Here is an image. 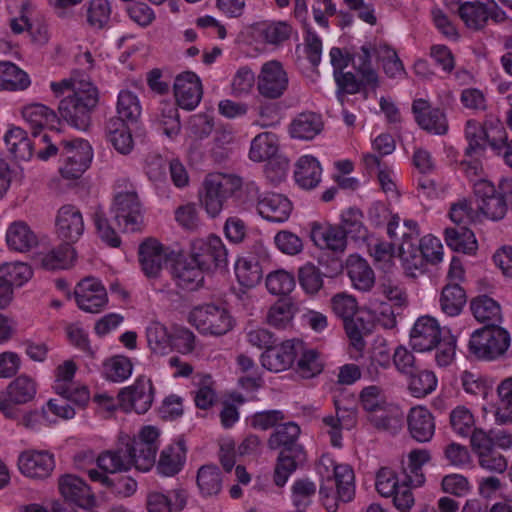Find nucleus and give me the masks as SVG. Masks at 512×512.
Segmentation results:
<instances>
[{"label":"nucleus","mask_w":512,"mask_h":512,"mask_svg":"<svg viewBox=\"0 0 512 512\" xmlns=\"http://www.w3.org/2000/svg\"><path fill=\"white\" fill-rule=\"evenodd\" d=\"M59 491L63 498L81 508H89L95 502L90 487L80 477L66 474L59 478Z\"/></svg>","instance_id":"nucleus-24"},{"label":"nucleus","mask_w":512,"mask_h":512,"mask_svg":"<svg viewBox=\"0 0 512 512\" xmlns=\"http://www.w3.org/2000/svg\"><path fill=\"white\" fill-rule=\"evenodd\" d=\"M185 447L182 441L166 447L160 454L157 471L163 476H174L183 465Z\"/></svg>","instance_id":"nucleus-46"},{"label":"nucleus","mask_w":512,"mask_h":512,"mask_svg":"<svg viewBox=\"0 0 512 512\" xmlns=\"http://www.w3.org/2000/svg\"><path fill=\"white\" fill-rule=\"evenodd\" d=\"M470 309L477 321L486 322L487 325H499L502 320L499 303L487 295L473 298L470 302Z\"/></svg>","instance_id":"nucleus-42"},{"label":"nucleus","mask_w":512,"mask_h":512,"mask_svg":"<svg viewBox=\"0 0 512 512\" xmlns=\"http://www.w3.org/2000/svg\"><path fill=\"white\" fill-rule=\"evenodd\" d=\"M28 74L10 61H0V90L23 91L30 86Z\"/></svg>","instance_id":"nucleus-41"},{"label":"nucleus","mask_w":512,"mask_h":512,"mask_svg":"<svg viewBox=\"0 0 512 512\" xmlns=\"http://www.w3.org/2000/svg\"><path fill=\"white\" fill-rule=\"evenodd\" d=\"M4 141L9 152L20 160H29L33 155L34 146H36V139L31 141L27 132L20 127L8 130L4 136Z\"/></svg>","instance_id":"nucleus-43"},{"label":"nucleus","mask_w":512,"mask_h":512,"mask_svg":"<svg viewBox=\"0 0 512 512\" xmlns=\"http://www.w3.org/2000/svg\"><path fill=\"white\" fill-rule=\"evenodd\" d=\"M258 32L267 43L279 45L290 38L292 27L284 21L264 22L258 24Z\"/></svg>","instance_id":"nucleus-61"},{"label":"nucleus","mask_w":512,"mask_h":512,"mask_svg":"<svg viewBox=\"0 0 512 512\" xmlns=\"http://www.w3.org/2000/svg\"><path fill=\"white\" fill-rule=\"evenodd\" d=\"M278 151V142L275 134L260 133L254 137L249 150V158L254 162H263L272 159Z\"/></svg>","instance_id":"nucleus-49"},{"label":"nucleus","mask_w":512,"mask_h":512,"mask_svg":"<svg viewBox=\"0 0 512 512\" xmlns=\"http://www.w3.org/2000/svg\"><path fill=\"white\" fill-rule=\"evenodd\" d=\"M18 468L25 477L34 480L49 478L55 469L54 455L47 450H25L18 456Z\"/></svg>","instance_id":"nucleus-14"},{"label":"nucleus","mask_w":512,"mask_h":512,"mask_svg":"<svg viewBox=\"0 0 512 512\" xmlns=\"http://www.w3.org/2000/svg\"><path fill=\"white\" fill-rule=\"evenodd\" d=\"M445 242L454 251L472 253L477 249L474 233L467 226H456L445 229Z\"/></svg>","instance_id":"nucleus-48"},{"label":"nucleus","mask_w":512,"mask_h":512,"mask_svg":"<svg viewBox=\"0 0 512 512\" xmlns=\"http://www.w3.org/2000/svg\"><path fill=\"white\" fill-rule=\"evenodd\" d=\"M466 302V292L459 283H447L442 288L439 305L441 311L447 316H458L465 307Z\"/></svg>","instance_id":"nucleus-39"},{"label":"nucleus","mask_w":512,"mask_h":512,"mask_svg":"<svg viewBox=\"0 0 512 512\" xmlns=\"http://www.w3.org/2000/svg\"><path fill=\"white\" fill-rule=\"evenodd\" d=\"M458 14L469 29L478 31L483 29L489 20V7L480 1H468L458 7Z\"/></svg>","instance_id":"nucleus-44"},{"label":"nucleus","mask_w":512,"mask_h":512,"mask_svg":"<svg viewBox=\"0 0 512 512\" xmlns=\"http://www.w3.org/2000/svg\"><path fill=\"white\" fill-rule=\"evenodd\" d=\"M510 343L506 329L499 325H486L471 334L468 352L477 360L495 361L505 356Z\"/></svg>","instance_id":"nucleus-5"},{"label":"nucleus","mask_w":512,"mask_h":512,"mask_svg":"<svg viewBox=\"0 0 512 512\" xmlns=\"http://www.w3.org/2000/svg\"><path fill=\"white\" fill-rule=\"evenodd\" d=\"M293 210L291 201L284 195L278 193H267L258 203L259 215L274 223L286 222Z\"/></svg>","instance_id":"nucleus-28"},{"label":"nucleus","mask_w":512,"mask_h":512,"mask_svg":"<svg viewBox=\"0 0 512 512\" xmlns=\"http://www.w3.org/2000/svg\"><path fill=\"white\" fill-rule=\"evenodd\" d=\"M347 274L353 287L360 291H369L374 285V271L365 259L357 255L348 258Z\"/></svg>","instance_id":"nucleus-37"},{"label":"nucleus","mask_w":512,"mask_h":512,"mask_svg":"<svg viewBox=\"0 0 512 512\" xmlns=\"http://www.w3.org/2000/svg\"><path fill=\"white\" fill-rule=\"evenodd\" d=\"M203 272L204 270L199 265H195L189 257V259L176 261L172 267L171 276L180 289L194 291L203 285Z\"/></svg>","instance_id":"nucleus-30"},{"label":"nucleus","mask_w":512,"mask_h":512,"mask_svg":"<svg viewBox=\"0 0 512 512\" xmlns=\"http://www.w3.org/2000/svg\"><path fill=\"white\" fill-rule=\"evenodd\" d=\"M441 339V329L436 319L430 316L418 318L411 333L410 341L414 350L419 352L434 349Z\"/></svg>","instance_id":"nucleus-22"},{"label":"nucleus","mask_w":512,"mask_h":512,"mask_svg":"<svg viewBox=\"0 0 512 512\" xmlns=\"http://www.w3.org/2000/svg\"><path fill=\"white\" fill-rule=\"evenodd\" d=\"M97 466L104 472L111 474L127 471L134 466L133 457L125 445L115 450H108L96 458Z\"/></svg>","instance_id":"nucleus-38"},{"label":"nucleus","mask_w":512,"mask_h":512,"mask_svg":"<svg viewBox=\"0 0 512 512\" xmlns=\"http://www.w3.org/2000/svg\"><path fill=\"white\" fill-rule=\"evenodd\" d=\"M159 432L153 426H145L137 437L129 439L125 444L133 457L136 469L146 472L155 464L156 454L159 448Z\"/></svg>","instance_id":"nucleus-10"},{"label":"nucleus","mask_w":512,"mask_h":512,"mask_svg":"<svg viewBox=\"0 0 512 512\" xmlns=\"http://www.w3.org/2000/svg\"><path fill=\"white\" fill-rule=\"evenodd\" d=\"M61 146V156L64 158L60 167L62 177L78 179L87 170L93 158L89 142L83 139L61 140Z\"/></svg>","instance_id":"nucleus-9"},{"label":"nucleus","mask_w":512,"mask_h":512,"mask_svg":"<svg viewBox=\"0 0 512 512\" xmlns=\"http://www.w3.org/2000/svg\"><path fill=\"white\" fill-rule=\"evenodd\" d=\"M75 300L78 307L84 312L100 313L108 303L105 287L95 278H85L75 289Z\"/></svg>","instance_id":"nucleus-16"},{"label":"nucleus","mask_w":512,"mask_h":512,"mask_svg":"<svg viewBox=\"0 0 512 512\" xmlns=\"http://www.w3.org/2000/svg\"><path fill=\"white\" fill-rule=\"evenodd\" d=\"M158 121L161 129L169 138L178 135L181 129L179 113L176 104L162 102L159 107Z\"/></svg>","instance_id":"nucleus-60"},{"label":"nucleus","mask_w":512,"mask_h":512,"mask_svg":"<svg viewBox=\"0 0 512 512\" xmlns=\"http://www.w3.org/2000/svg\"><path fill=\"white\" fill-rule=\"evenodd\" d=\"M74 259L75 250L72 244L64 242L43 256L42 266L47 270L67 269Z\"/></svg>","instance_id":"nucleus-53"},{"label":"nucleus","mask_w":512,"mask_h":512,"mask_svg":"<svg viewBox=\"0 0 512 512\" xmlns=\"http://www.w3.org/2000/svg\"><path fill=\"white\" fill-rule=\"evenodd\" d=\"M409 377V390L414 397H425L436 389L437 378L432 371L417 368Z\"/></svg>","instance_id":"nucleus-56"},{"label":"nucleus","mask_w":512,"mask_h":512,"mask_svg":"<svg viewBox=\"0 0 512 512\" xmlns=\"http://www.w3.org/2000/svg\"><path fill=\"white\" fill-rule=\"evenodd\" d=\"M174 95L179 107L188 111L195 109L203 95L199 77L190 71L178 75L174 81Z\"/></svg>","instance_id":"nucleus-20"},{"label":"nucleus","mask_w":512,"mask_h":512,"mask_svg":"<svg viewBox=\"0 0 512 512\" xmlns=\"http://www.w3.org/2000/svg\"><path fill=\"white\" fill-rule=\"evenodd\" d=\"M138 260L144 275L156 279L168 262V254L159 241L148 238L139 245Z\"/></svg>","instance_id":"nucleus-18"},{"label":"nucleus","mask_w":512,"mask_h":512,"mask_svg":"<svg viewBox=\"0 0 512 512\" xmlns=\"http://www.w3.org/2000/svg\"><path fill=\"white\" fill-rule=\"evenodd\" d=\"M296 310L291 298H280L269 308L267 323L274 328L284 329L291 324Z\"/></svg>","instance_id":"nucleus-50"},{"label":"nucleus","mask_w":512,"mask_h":512,"mask_svg":"<svg viewBox=\"0 0 512 512\" xmlns=\"http://www.w3.org/2000/svg\"><path fill=\"white\" fill-rule=\"evenodd\" d=\"M465 139L468 143L464 149V156H484L487 145L491 147V142L497 138L490 135L487 124L482 125L480 122L470 119L465 125Z\"/></svg>","instance_id":"nucleus-31"},{"label":"nucleus","mask_w":512,"mask_h":512,"mask_svg":"<svg viewBox=\"0 0 512 512\" xmlns=\"http://www.w3.org/2000/svg\"><path fill=\"white\" fill-rule=\"evenodd\" d=\"M303 453L296 451L282 450L278 456L274 470V483L278 487H283L290 475L297 469V461L301 459Z\"/></svg>","instance_id":"nucleus-55"},{"label":"nucleus","mask_w":512,"mask_h":512,"mask_svg":"<svg viewBox=\"0 0 512 512\" xmlns=\"http://www.w3.org/2000/svg\"><path fill=\"white\" fill-rule=\"evenodd\" d=\"M196 483L202 497L217 496L222 490V472L214 464L203 465L198 469Z\"/></svg>","instance_id":"nucleus-40"},{"label":"nucleus","mask_w":512,"mask_h":512,"mask_svg":"<svg viewBox=\"0 0 512 512\" xmlns=\"http://www.w3.org/2000/svg\"><path fill=\"white\" fill-rule=\"evenodd\" d=\"M471 446L481 468L495 473H503L507 469V459L493 446L486 431H476L471 437Z\"/></svg>","instance_id":"nucleus-15"},{"label":"nucleus","mask_w":512,"mask_h":512,"mask_svg":"<svg viewBox=\"0 0 512 512\" xmlns=\"http://www.w3.org/2000/svg\"><path fill=\"white\" fill-rule=\"evenodd\" d=\"M289 78L281 62H265L257 77V89L266 99H278L288 89Z\"/></svg>","instance_id":"nucleus-12"},{"label":"nucleus","mask_w":512,"mask_h":512,"mask_svg":"<svg viewBox=\"0 0 512 512\" xmlns=\"http://www.w3.org/2000/svg\"><path fill=\"white\" fill-rule=\"evenodd\" d=\"M6 243L10 250L25 253L38 245V237L25 221L17 220L7 228Z\"/></svg>","instance_id":"nucleus-32"},{"label":"nucleus","mask_w":512,"mask_h":512,"mask_svg":"<svg viewBox=\"0 0 512 512\" xmlns=\"http://www.w3.org/2000/svg\"><path fill=\"white\" fill-rule=\"evenodd\" d=\"M310 238L320 249L331 250L336 254L344 253L347 248V239L343 229L338 225L312 222L310 224Z\"/></svg>","instance_id":"nucleus-21"},{"label":"nucleus","mask_w":512,"mask_h":512,"mask_svg":"<svg viewBox=\"0 0 512 512\" xmlns=\"http://www.w3.org/2000/svg\"><path fill=\"white\" fill-rule=\"evenodd\" d=\"M22 116L29 124L32 136L38 138L44 129L57 130L60 118L57 113L43 104H31L22 110Z\"/></svg>","instance_id":"nucleus-26"},{"label":"nucleus","mask_w":512,"mask_h":512,"mask_svg":"<svg viewBox=\"0 0 512 512\" xmlns=\"http://www.w3.org/2000/svg\"><path fill=\"white\" fill-rule=\"evenodd\" d=\"M336 415L323 417L322 422L328 428L330 442L333 447H342V429L354 427L357 420V412L354 408L341 407L339 400H334Z\"/></svg>","instance_id":"nucleus-25"},{"label":"nucleus","mask_w":512,"mask_h":512,"mask_svg":"<svg viewBox=\"0 0 512 512\" xmlns=\"http://www.w3.org/2000/svg\"><path fill=\"white\" fill-rule=\"evenodd\" d=\"M105 137L107 141L120 154H129L133 147L134 141L131 131L127 124L120 118L111 117L105 123Z\"/></svg>","instance_id":"nucleus-33"},{"label":"nucleus","mask_w":512,"mask_h":512,"mask_svg":"<svg viewBox=\"0 0 512 512\" xmlns=\"http://www.w3.org/2000/svg\"><path fill=\"white\" fill-rule=\"evenodd\" d=\"M323 128L321 117L313 112L299 114L290 125V135L300 140H311Z\"/></svg>","instance_id":"nucleus-45"},{"label":"nucleus","mask_w":512,"mask_h":512,"mask_svg":"<svg viewBox=\"0 0 512 512\" xmlns=\"http://www.w3.org/2000/svg\"><path fill=\"white\" fill-rule=\"evenodd\" d=\"M235 274L241 286L252 288L260 283L263 271L255 258H243L237 261Z\"/></svg>","instance_id":"nucleus-51"},{"label":"nucleus","mask_w":512,"mask_h":512,"mask_svg":"<svg viewBox=\"0 0 512 512\" xmlns=\"http://www.w3.org/2000/svg\"><path fill=\"white\" fill-rule=\"evenodd\" d=\"M322 168L319 161L311 156L304 155L295 164L294 179L299 187L311 190L321 181Z\"/></svg>","instance_id":"nucleus-35"},{"label":"nucleus","mask_w":512,"mask_h":512,"mask_svg":"<svg viewBox=\"0 0 512 512\" xmlns=\"http://www.w3.org/2000/svg\"><path fill=\"white\" fill-rule=\"evenodd\" d=\"M407 424L411 437L417 442H429L434 436L435 419L426 407L411 408L407 416Z\"/></svg>","instance_id":"nucleus-29"},{"label":"nucleus","mask_w":512,"mask_h":512,"mask_svg":"<svg viewBox=\"0 0 512 512\" xmlns=\"http://www.w3.org/2000/svg\"><path fill=\"white\" fill-rule=\"evenodd\" d=\"M378 46H374L371 43L364 44L360 47L359 52L354 55L353 67L360 77H362L363 83L375 90L379 87V76L372 65V55L376 54Z\"/></svg>","instance_id":"nucleus-34"},{"label":"nucleus","mask_w":512,"mask_h":512,"mask_svg":"<svg viewBox=\"0 0 512 512\" xmlns=\"http://www.w3.org/2000/svg\"><path fill=\"white\" fill-rule=\"evenodd\" d=\"M412 111L418 125L429 133L444 135L448 131L446 116L439 108H432L424 99L413 101Z\"/></svg>","instance_id":"nucleus-23"},{"label":"nucleus","mask_w":512,"mask_h":512,"mask_svg":"<svg viewBox=\"0 0 512 512\" xmlns=\"http://www.w3.org/2000/svg\"><path fill=\"white\" fill-rule=\"evenodd\" d=\"M133 370V364L127 356L115 355L103 362V374L112 382H123L128 379Z\"/></svg>","instance_id":"nucleus-54"},{"label":"nucleus","mask_w":512,"mask_h":512,"mask_svg":"<svg viewBox=\"0 0 512 512\" xmlns=\"http://www.w3.org/2000/svg\"><path fill=\"white\" fill-rule=\"evenodd\" d=\"M189 256L204 271L225 268L228 264V251L221 238L216 235L194 240Z\"/></svg>","instance_id":"nucleus-8"},{"label":"nucleus","mask_w":512,"mask_h":512,"mask_svg":"<svg viewBox=\"0 0 512 512\" xmlns=\"http://www.w3.org/2000/svg\"><path fill=\"white\" fill-rule=\"evenodd\" d=\"M363 218L362 211L356 207H349L341 213V222L338 226L343 229L346 239L348 237L355 241L367 239L368 230L363 223Z\"/></svg>","instance_id":"nucleus-47"},{"label":"nucleus","mask_w":512,"mask_h":512,"mask_svg":"<svg viewBox=\"0 0 512 512\" xmlns=\"http://www.w3.org/2000/svg\"><path fill=\"white\" fill-rule=\"evenodd\" d=\"M300 427L295 422H286L276 427L268 439V446L272 450L283 447V450L303 453L302 446L296 443L300 435Z\"/></svg>","instance_id":"nucleus-36"},{"label":"nucleus","mask_w":512,"mask_h":512,"mask_svg":"<svg viewBox=\"0 0 512 512\" xmlns=\"http://www.w3.org/2000/svg\"><path fill=\"white\" fill-rule=\"evenodd\" d=\"M190 323L203 335L222 336L234 327V319L224 307L206 304L189 314Z\"/></svg>","instance_id":"nucleus-6"},{"label":"nucleus","mask_w":512,"mask_h":512,"mask_svg":"<svg viewBox=\"0 0 512 512\" xmlns=\"http://www.w3.org/2000/svg\"><path fill=\"white\" fill-rule=\"evenodd\" d=\"M296 356L294 340H286L265 350L261 355V364L265 369L277 373L290 368Z\"/></svg>","instance_id":"nucleus-27"},{"label":"nucleus","mask_w":512,"mask_h":512,"mask_svg":"<svg viewBox=\"0 0 512 512\" xmlns=\"http://www.w3.org/2000/svg\"><path fill=\"white\" fill-rule=\"evenodd\" d=\"M153 385L150 379L140 376L132 386L123 388L118 393V400L125 410H134L137 414L146 413L154 398Z\"/></svg>","instance_id":"nucleus-13"},{"label":"nucleus","mask_w":512,"mask_h":512,"mask_svg":"<svg viewBox=\"0 0 512 512\" xmlns=\"http://www.w3.org/2000/svg\"><path fill=\"white\" fill-rule=\"evenodd\" d=\"M243 180L235 174L210 173L203 181L204 193L201 203L211 217H216L223 209L224 203L237 198L242 189Z\"/></svg>","instance_id":"nucleus-4"},{"label":"nucleus","mask_w":512,"mask_h":512,"mask_svg":"<svg viewBox=\"0 0 512 512\" xmlns=\"http://www.w3.org/2000/svg\"><path fill=\"white\" fill-rule=\"evenodd\" d=\"M98 102L97 87L89 80L80 79L73 93L61 99L58 112L70 126L85 131L91 124V116Z\"/></svg>","instance_id":"nucleus-1"},{"label":"nucleus","mask_w":512,"mask_h":512,"mask_svg":"<svg viewBox=\"0 0 512 512\" xmlns=\"http://www.w3.org/2000/svg\"><path fill=\"white\" fill-rule=\"evenodd\" d=\"M330 467L333 469V477L328 476L326 481L322 483L319 495L326 509L329 512H335L338 506L337 500L349 502L353 499L355 494V475L350 465H335L330 457L322 456L317 467L318 473L323 476L322 469L328 472Z\"/></svg>","instance_id":"nucleus-2"},{"label":"nucleus","mask_w":512,"mask_h":512,"mask_svg":"<svg viewBox=\"0 0 512 512\" xmlns=\"http://www.w3.org/2000/svg\"><path fill=\"white\" fill-rule=\"evenodd\" d=\"M442 244L440 240L432 235L414 240L413 242L400 243L399 252L401 258L410 263L413 267L419 268L424 262L436 264L442 260Z\"/></svg>","instance_id":"nucleus-11"},{"label":"nucleus","mask_w":512,"mask_h":512,"mask_svg":"<svg viewBox=\"0 0 512 512\" xmlns=\"http://www.w3.org/2000/svg\"><path fill=\"white\" fill-rule=\"evenodd\" d=\"M478 209L489 219L498 221L504 218L508 205L497 192L496 187L487 180H479L474 184Z\"/></svg>","instance_id":"nucleus-17"},{"label":"nucleus","mask_w":512,"mask_h":512,"mask_svg":"<svg viewBox=\"0 0 512 512\" xmlns=\"http://www.w3.org/2000/svg\"><path fill=\"white\" fill-rule=\"evenodd\" d=\"M298 281L301 288L310 295L317 294L324 284L322 272L311 262L298 269Z\"/></svg>","instance_id":"nucleus-59"},{"label":"nucleus","mask_w":512,"mask_h":512,"mask_svg":"<svg viewBox=\"0 0 512 512\" xmlns=\"http://www.w3.org/2000/svg\"><path fill=\"white\" fill-rule=\"evenodd\" d=\"M266 287L273 295H288L295 287L294 275L282 269L270 272L266 277Z\"/></svg>","instance_id":"nucleus-63"},{"label":"nucleus","mask_w":512,"mask_h":512,"mask_svg":"<svg viewBox=\"0 0 512 512\" xmlns=\"http://www.w3.org/2000/svg\"><path fill=\"white\" fill-rule=\"evenodd\" d=\"M377 56L383 63V69L385 74L390 78H395L406 74L404 65L397 52L388 44L381 43L376 49Z\"/></svg>","instance_id":"nucleus-62"},{"label":"nucleus","mask_w":512,"mask_h":512,"mask_svg":"<svg viewBox=\"0 0 512 512\" xmlns=\"http://www.w3.org/2000/svg\"><path fill=\"white\" fill-rule=\"evenodd\" d=\"M55 226L58 237L66 243L73 244L84 233L83 215L76 206L63 205L57 212Z\"/></svg>","instance_id":"nucleus-19"},{"label":"nucleus","mask_w":512,"mask_h":512,"mask_svg":"<svg viewBox=\"0 0 512 512\" xmlns=\"http://www.w3.org/2000/svg\"><path fill=\"white\" fill-rule=\"evenodd\" d=\"M146 337L150 349L157 354H166L171 348V334L160 322H151L146 328Z\"/></svg>","instance_id":"nucleus-58"},{"label":"nucleus","mask_w":512,"mask_h":512,"mask_svg":"<svg viewBox=\"0 0 512 512\" xmlns=\"http://www.w3.org/2000/svg\"><path fill=\"white\" fill-rule=\"evenodd\" d=\"M497 392L500 406L495 413V418L497 422L504 424L512 421V377L502 380Z\"/></svg>","instance_id":"nucleus-64"},{"label":"nucleus","mask_w":512,"mask_h":512,"mask_svg":"<svg viewBox=\"0 0 512 512\" xmlns=\"http://www.w3.org/2000/svg\"><path fill=\"white\" fill-rule=\"evenodd\" d=\"M450 424L453 431L461 437H472L476 431L475 419L471 411L464 406H457L450 413Z\"/></svg>","instance_id":"nucleus-57"},{"label":"nucleus","mask_w":512,"mask_h":512,"mask_svg":"<svg viewBox=\"0 0 512 512\" xmlns=\"http://www.w3.org/2000/svg\"><path fill=\"white\" fill-rule=\"evenodd\" d=\"M37 393V384L31 377L20 375L11 381L5 390L0 392V411L5 417L17 419L18 405L32 401Z\"/></svg>","instance_id":"nucleus-7"},{"label":"nucleus","mask_w":512,"mask_h":512,"mask_svg":"<svg viewBox=\"0 0 512 512\" xmlns=\"http://www.w3.org/2000/svg\"><path fill=\"white\" fill-rule=\"evenodd\" d=\"M115 187L116 193L110 210L117 227L122 232L141 231L144 209L136 187L125 178L118 179Z\"/></svg>","instance_id":"nucleus-3"},{"label":"nucleus","mask_w":512,"mask_h":512,"mask_svg":"<svg viewBox=\"0 0 512 512\" xmlns=\"http://www.w3.org/2000/svg\"><path fill=\"white\" fill-rule=\"evenodd\" d=\"M317 486L308 478L297 479L291 487V499L297 512H305L312 504Z\"/></svg>","instance_id":"nucleus-52"}]
</instances>
